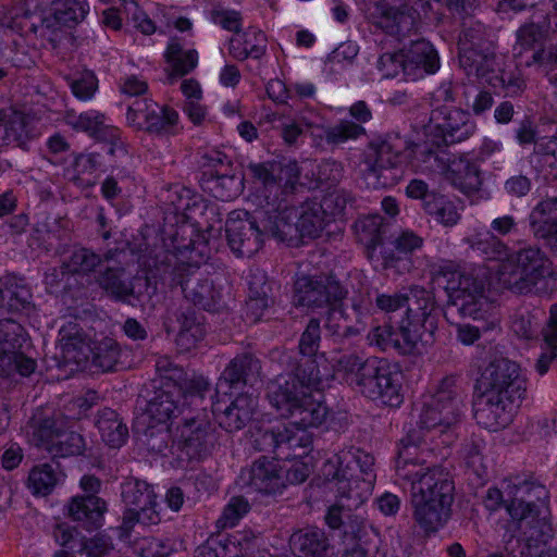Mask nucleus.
<instances>
[{"instance_id": "obj_1", "label": "nucleus", "mask_w": 557, "mask_h": 557, "mask_svg": "<svg viewBox=\"0 0 557 557\" xmlns=\"http://www.w3.org/2000/svg\"><path fill=\"white\" fill-rule=\"evenodd\" d=\"M330 490L336 495L325 516L331 529H341L344 518L357 510L371 495L376 479L374 457L358 447H345L322 468Z\"/></svg>"}, {"instance_id": "obj_2", "label": "nucleus", "mask_w": 557, "mask_h": 557, "mask_svg": "<svg viewBox=\"0 0 557 557\" xmlns=\"http://www.w3.org/2000/svg\"><path fill=\"white\" fill-rule=\"evenodd\" d=\"M481 392L475 419L490 431L506 428L512 421L515 403L523 397L525 382L519 366L506 358L491 361L478 380Z\"/></svg>"}, {"instance_id": "obj_3", "label": "nucleus", "mask_w": 557, "mask_h": 557, "mask_svg": "<svg viewBox=\"0 0 557 557\" xmlns=\"http://www.w3.org/2000/svg\"><path fill=\"white\" fill-rule=\"evenodd\" d=\"M411 505L416 523L426 533H435L451 516L455 484L442 467L429 471L410 482Z\"/></svg>"}, {"instance_id": "obj_4", "label": "nucleus", "mask_w": 557, "mask_h": 557, "mask_svg": "<svg viewBox=\"0 0 557 557\" xmlns=\"http://www.w3.org/2000/svg\"><path fill=\"white\" fill-rule=\"evenodd\" d=\"M509 487L508 495L515 490V498L508 505V513L518 522L519 529L525 535L520 557H555L553 550L547 547V542L553 537L552 525L545 517H540L539 506L532 499V494L536 499L545 498V487L534 483Z\"/></svg>"}, {"instance_id": "obj_5", "label": "nucleus", "mask_w": 557, "mask_h": 557, "mask_svg": "<svg viewBox=\"0 0 557 557\" xmlns=\"http://www.w3.org/2000/svg\"><path fill=\"white\" fill-rule=\"evenodd\" d=\"M408 317L394 330L392 349L400 355L421 352V348L434 343L442 309L434 294L425 288L413 289Z\"/></svg>"}, {"instance_id": "obj_6", "label": "nucleus", "mask_w": 557, "mask_h": 557, "mask_svg": "<svg viewBox=\"0 0 557 557\" xmlns=\"http://www.w3.org/2000/svg\"><path fill=\"white\" fill-rule=\"evenodd\" d=\"M433 280L447 295V309L463 318L483 319L491 308L485 295V280L473 272L459 271L453 265L440 267Z\"/></svg>"}, {"instance_id": "obj_7", "label": "nucleus", "mask_w": 557, "mask_h": 557, "mask_svg": "<svg viewBox=\"0 0 557 557\" xmlns=\"http://www.w3.org/2000/svg\"><path fill=\"white\" fill-rule=\"evenodd\" d=\"M359 168L369 187L379 189L395 186L405 173V158L397 139L372 140L363 152Z\"/></svg>"}, {"instance_id": "obj_8", "label": "nucleus", "mask_w": 557, "mask_h": 557, "mask_svg": "<svg viewBox=\"0 0 557 557\" xmlns=\"http://www.w3.org/2000/svg\"><path fill=\"white\" fill-rule=\"evenodd\" d=\"M214 413L207 406L184 417L178 437L174 444L180 462L200 461L211 455L218 443L213 422Z\"/></svg>"}, {"instance_id": "obj_9", "label": "nucleus", "mask_w": 557, "mask_h": 557, "mask_svg": "<svg viewBox=\"0 0 557 557\" xmlns=\"http://www.w3.org/2000/svg\"><path fill=\"white\" fill-rule=\"evenodd\" d=\"M510 260L515 268L509 272H502L499 281L506 289L515 294L537 293V285L552 273L549 259L537 246L519 249Z\"/></svg>"}, {"instance_id": "obj_10", "label": "nucleus", "mask_w": 557, "mask_h": 557, "mask_svg": "<svg viewBox=\"0 0 557 557\" xmlns=\"http://www.w3.org/2000/svg\"><path fill=\"white\" fill-rule=\"evenodd\" d=\"M164 274H168L164 280H169L172 287L180 286L184 297L195 306L207 311H218L223 307L221 286L203 276L198 267L177 263L170 269L165 265Z\"/></svg>"}, {"instance_id": "obj_11", "label": "nucleus", "mask_w": 557, "mask_h": 557, "mask_svg": "<svg viewBox=\"0 0 557 557\" xmlns=\"http://www.w3.org/2000/svg\"><path fill=\"white\" fill-rule=\"evenodd\" d=\"M27 342L28 334L22 324L0 314V376H29L35 372L36 360L24 351Z\"/></svg>"}, {"instance_id": "obj_12", "label": "nucleus", "mask_w": 557, "mask_h": 557, "mask_svg": "<svg viewBox=\"0 0 557 557\" xmlns=\"http://www.w3.org/2000/svg\"><path fill=\"white\" fill-rule=\"evenodd\" d=\"M462 391L454 375L445 376L438 383L431 399L424 404L419 423L423 429H448L460 421L462 413Z\"/></svg>"}, {"instance_id": "obj_13", "label": "nucleus", "mask_w": 557, "mask_h": 557, "mask_svg": "<svg viewBox=\"0 0 557 557\" xmlns=\"http://www.w3.org/2000/svg\"><path fill=\"white\" fill-rule=\"evenodd\" d=\"M122 499L126 506L120 527L122 537H128L136 523L156 525L161 521L157 510V496L147 482L137 479L124 482Z\"/></svg>"}, {"instance_id": "obj_14", "label": "nucleus", "mask_w": 557, "mask_h": 557, "mask_svg": "<svg viewBox=\"0 0 557 557\" xmlns=\"http://www.w3.org/2000/svg\"><path fill=\"white\" fill-rule=\"evenodd\" d=\"M411 0L399 7H389L387 3H375L369 14L370 21L384 33L395 37L398 41L412 39L417 36L420 25V11L426 12L430 9L428 0H417L410 5Z\"/></svg>"}, {"instance_id": "obj_15", "label": "nucleus", "mask_w": 557, "mask_h": 557, "mask_svg": "<svg viewBox=\"0 0 557 557\" xmlns=\"http://www.w3.org/2000/svg\"><path fill=\"white\" fill-rule=\"evenodd\" d=\"M348 292L333 274H301L294 282V304L315 310L342 302Z\"/></svg>"}, {"instance_id": "obj_16", "label": "nucleus", "mask_w": 557, "mask_h": 557, "mask_svg": "<svg viewBox=\"0 0 557 557\" xmlns=\"http://www.w3.org/2000/svg\"><path fill=\"white\" fill-rule=\"evenodd\" d=\"M367 376L361 384L360 393L371 399L396 407L400 405V372L388 360L376 358L367 367Z\"/></svg>"}, {"instance_id": "obj_17", "label": "nucleus", "mask_w": 557, "mask_h": 557, "mask_svg": "<svg viewBox=\"0 0 557 557\" xmlns=\"http://www.w3.org/2000/svg\"><path fill=\"white\" fill-rule=\"evenodd\" d=\"M227 243L238 257H251L263 245L264 231L257 219L246 210H234L225 223Z\"/></svg>"}, {"instance_id": "obj_18", "label": "nucleus", "mask_w": 557, "mask_h": 557, "mask_svg": "<svg viewBox=\"0 0 557 557\" xmlns=\"http://www.w3.org/2000/svg\"><path fill=\"white\" fill-rule=\"evenodd\" d=\"M271 359L277 361L288 376L307 388H320L323 380L330 375L324 356H298L293 351L274 349Z\"/></svg>"}, {"instance_id": "obj_19", "label": "nucleus", "mask_w": 557, "mask_h": 557, "mask_svg": "<svg viewBox=\"0 0 557 557\" xmlns=\"http://www.w3.org/2000/svg\"><path fill=\"white\" fill-rule=\"evenodd\" d=\"M445 146L468 139L475 131L470 113L451 106H438L431 111L430 126Z\"/></svg>"}, {"instance_id": "obj_20", "label": "nucleus", "mask_w": 557, "mask_h": 557, "mask_svg": "<svg viewBox=\"0 0 557 557\" xmlns=\"http://www.w3.org/2000/svg\"><path fill=\"white\" fill-rule=\"evenodd\" d=\"M294 212L293 206L283 203L269 207L267 210L259 211L260 223L264 235H269L289 246L297 245L300 239V232L296 219H292Z\"/></svg>"}, {"instance_id": "obj_21", "label": "nucleus", "mask_w": 557, "mask_h": 557, "mask_svg": "<svg viewBox=\"0 0 557 557\" xmlns=\"http://www.w3.org/2000/svg\"><path fill=\"white\" fill-rule=\"evenodd\" d=\"M242 479L256 492L275 495L285 488L283 468L277 461L260 457L249 469L242 471Z\"/></svg>"}, {"instance_id": "obj_22", "label": "nucleus", "mask_w": 557, "mask_h": 557, "mask_svg": "<svg viewBox=\"0 0 557 557\" xmlns=\"http://www.w3.org/2000/svg\"><path fill=\"white\" fill-rule=\"evenodd\" d=\"M405 46V78L418 81L425 75L434 74L440 69V57L433 45L423 38L410 39Z\"/></svg>"}, {"instance_id": "obj_23", "label": "nucleus", "mask_w": 557, "mask_h": 557, "mask_svg": "<svg viewBox=\"0 0 557 557\" xmlns=\"http://www.w3.org/2000/svg\"><path fill=\"white\" fill-rule=\"evenodd\" d=\"M246 314L258 322L274 304L273 282L259 268H251L247 276Z\"/></svg>"}, {"instance_id": "obj_24", "label": "nucleus", "mask_w": 557, "mask_h": 557, "mask_svg": "<svg viewBox=\"0 0 557 557\" xmlns=\"http://www.w3.org/2000/svg\"><path fill=\"white\" fill-rule=\"evenodd\" d=\"M153 395L147 401L146 416L152 423L168 424L169 421L183 413L182 388L170 385L153 386Z\"/></svg>"}, {"instance_id": "obj_25", "label": "nucleus", "mask_w": 557, "mask_h": 557, "mask_svg": "<svg viewBox=\"0 0 557 557\" xmlns=\"http://www.w3.org/2000/svg\"><path fill=\"white\" fill-rule=\"evenodd\" d=\"M307 387L288 375H278L268 384V399L277 412L287 418L307 396Z\"/></svg>"}, {"instance_id": "obj_26", "label": "nucleus", "mask_w": 557, "mask_h": 557, "mask_svg": "<svg viewBox=\"0 0 557 557\" xmlns=\"http://www.w3.org/2000/svg\"><path fill=\"white\" fill-rule=\"evenodd\" d=\"M257 407L256 398L248 394H239L223 410L219 406L209 410L214 413L213 421L226 432H236L242 430L251 419Z\"/></svg>"}, {"instance_id": "obj_27", "label": "nucleus", "mask_w": 557, "mask_h": 557, "mask_svg": "<svg viewBox=\"0 0 557 557\" xmlns=\"http://www.w3.org/2000/svg\"><path fill=\"white\" fill-rule=\"evenodd\" d=\"M553 11L542 14L536 11L532 15V21L522 25L517 32V45L521 50H534L542 47L543 41L552 32L557 34L555 27V16H557V7L552 2Z\"/></svg>"}, {"instance_id": "obj_28", "label": "nucleus", "mask_w": 557, "mask_h": 557, "mask_svg": "<svg viewBox=\"0 0 557 557\" xmlns=\"http://www.w3.org/2000/svg\"><path fill=\"white\" fill-rule=\"evenodd\" d=\"M293 209L290 218L297 220L301 238L318 237L331 222L326 207L317 199H307L298 206H293Z\"/></svg>"}, {"instance_id": "obj_29", "label": "nucleus", "mask_w": 557, "mask_h": 557, "mask_svg": "<svg viewBox=\"0 0 557 557\" xmlns=\"http://www.w3.org/2000/svg\"><path fill=\"white\" fill-rule=\"evenodd\" d=\"M424 463L425 460L422 458L418 438L411 434L401 438L395 466L398 478L411 482L432 469L425 467Z\"/></svg>"}, {"instance_id": "obj_30", "label": "nucleus", "mask_w": 557, "mask_h": 557, "mask_svg": "<svg viewBox=\"0 0 557 557\" xmlns=\"http://www.w3.org/2000/svg\"><path fill=\"white\" fill-rule=\"evenodd\" d=\"M67 516L88 531L99 529L107 510L106 502L96 495L75 496L67 506Z\"/></svg>"}, {"instance_id": "obj_31", "label": "nucleus", "mask_w": 557, "mask_h": 557, "mask_svg": "<svg viewBox=\"0 0 557 557\" xmlns=\"http://www.w3.org/2000/svg\"><path fill=\"white\" fill-rule=\"evenodd\" d=\"M354 309L356 311L355 319L346 312L342 302L327 308L324 327L335 342L356 337L363 330L360 313L356 306Z\"/></svg>"}, {"instance_id": "obj_32", "label": "nucleus", "mask_w": 557, "mask_h": 557, "mask_svg": "<svg viewBox=\"0 0 557 557\" xmlns=\"http://www.w3.org/2000/svg\"><path fill=\"white\" fill-rule=\"evenodd\" d=\"M373 359L374 357L364 358L362 354L349 351L333 357L331 363L334 375L342 377L348 385L360 389L368 374L367 367Z\"/></svg>"}, {"instance_id": "obj_33", "label": "nucleus", "mask_w": 557, "mask_h": 557, "mask_svg": "<svg viewBox=\"0 0 557 557\" xmlns=\"http://www.w3.org/2000/svg\"><path fill=\"white\" fill-rule=\"evenodd\" d=\"M460 67L466 74L487 83L497 67L494 48H483L476 50L459 51L458 53Z\"/></svg>"}, {"instance_id": "obj_34", "label": "nucleus", "mask_w": 557, "mask_h": 557, "mask_svg": "<svg viewBox=\"0 0 557 557\" xmlns=\"http://www.w3.org/2000/svg\"><path fill=\"white\" fill-rule=\"evenodd\" d=\"M267 51V37L263 32L249 27L237 32L228 41V52L236 60L260 59Z\"/></svg>"}, {"instance_id": "obj_35", "label": "nucleus", "mask_w": 557, "mask_h": 557, "mask_svg": "<svg viewBox=\"0 0 557 557\" xmlns=\"http://www.w3.org/2000/svg\"><path fill=\"white\" fill-rule=\"evenodd\" d=\"M289 545L297 557H327L330 548L325 533L318 528L294 532L290 535Z\"/></svg>"}, {"instance_id": "obj_36", "label": "nucleus", "mask_w": 557, "mask_h": 557, "mask_svg": "<svg viewBox=\"0 0 557 557\" xmlns=\"http://www.w3.org/2000/svg\"><path fill=\"white\" fill-rule=\"evenodd\" d=\"M32 293L23 280L9 277L0 283V314L29 310Z\"/></svg>"}, {"instance_id": "obj_37", "label": "nucleus", "mask_w": 557, "mask_h": 557, "mask_svg": "<svg viewBox=\"0 0 557 557\" xmlns=\"http://www.w3.org/2000/svg\"><path fill=\"white\" fill-rule=\"evenodd\" d=\"M446 181L465 194L475 193L482 185L479 166L463 154L451 159Z\"/></svg>"}, {"instance_id": "obj_38", "label": "nucleus", "mask_w": 557, "mask_h": 557, "mask_svg": "<svg viewBox=\"0 0 557 557\" xmlns=\"http://www.w3.org/2000/svg\"><path fill=\"white\" fill-rule=\"evenodd\" d=\"M261 372L260 360L250 351L235 356L226 366L222 377L232 386L252 383Z\"/></svg>"}, {"instance_id": "obj_39", "label": "nucleus", "mask_w": 557, "mask_h": 557, "mask_svg": "<svg viewBox=\"0 0 557 557\" xmlns=\"http://www.w3.org/2000/svg\"><path fill=\"white\" fill-rule=\"evenodd\" d=\"M88 12V5L78 0H53L51 2V16L45 17L47 28L57 26L72 27L82 22Z\"/></svg>"}, {"instance_id": "obj_40", "label": "nucleus", "mask_w": 557, "mask_h": 557, "mask_svg": "<svg viewBox=\"0 0 557 557\" xmlns=\"http://www.w3.org/2000/svg\"><path fill=\"white\" fill-rule=\"evenodd\" d=\"M312 446V435L297 425L282 424L281 460H290L306 456Z\"/></svg>"}, {"instance_id": "obj_41", "label": "nucleus", "mask_w": 557, "mask_h": 557, "mask_svg": "<svg viewBox=\"0 0 557 557\" xmlns=\"http://www.w3.org/2000/svg\"><path fill=\"white\" fill-rule=\"evenodd\" d=\"M541 335L542 352L536 360L535 369L543 375L557 357V304L550 306L549 315L542 327Z\"/></svg>"}, {"instance_id": "obj_42", "label": "nucleus", "mask_w": 557, "mask_h": 557, "mask_svg": "<svg viewBox=\"0 0 557 557\" xmlns=\"http://www.w3.org/2000/svg\"><path fill=\"white\" fill-rule=\"evenodd\" d=\"M97 428L102 441L111 448H120L128 438V429L119 413L110 408L99 411Z\"/></svg>"}, {"instance_id": "obj_43", "label": "nucleus", "mask_w": 557, "mask_h": 557, "mask_svg": "<svg viewBox=\"0 0 557 557\" xmlns=\"http://www.w3.org/2000/svg\"><path fill=\"white\" fill-rule=\"evenodd\" d=\"M63 473L59 465L39 463L34 466L28 473L27 487L35 496H47L62 481Z\"/></svg>"}, {"instance_id": "obj_44", "label": "nucleus", "mask_w": 557, "mask_h": 557, "mask_svg": "<svg viewBox=\"0 0 557 557\" xmlns=\"http://www.w3.org/2000/svg\"><path fill=\"white\" fill-rule=\"evenodd\" d=\"M327 417V407L323 401L314 399L311 393L298 404L297 408L293 410V414L287 418L292 419V424L297 428L309 429L320 426Z\"/></svg>"}, {"instance_id": "obj_45", "label": "nucleus", "mask_w": 557, "mask_h": 557, "mask_svg": "<svg viewBox=\"0 0 557 557\" xmlns=\"http://www.w3.org/2000/svg\"><path fill=\"white\" fill-rule=\"evenodd\" d=\"M120 253L122 251L117 249H110L101 258L90 249L76 248L72 251L69 259L63 261V269H66L71 274H88L95 271L102 260H114Z\"/></svg>"}, {"instance_id": "obj_46", "label": "nucleus", "mask_w": 557, "mask_h": 557, "mask_svg": "<svg viewBox=\"0 0 557 557\" xmlns=\"http://www.w3.org/2000/svg\"><path fill=\"white\" fill-rule=\"evenodd\" d=\"M28 138L27 121L23 113L0 111V147L12 144L21 147Z\"/></svg>"}, {"instance_id": "obj_47", "label": "nucleus", "mask_w": 557, "mask_h": 557, "mask_svg": "<svg viewBox=\"0 0 557 557\" xmlns=\"http://www.w3.org/2000/svg\"><path fill=\"white\" fill-rule=\"evenodd\" d=\"M97 283L110 297L119 301H126L128 297L134 295V286L125 277L123 267H107L99 273Z\"/></svg>"}, {"instance_id": "obj_48", "label": "nucleus", "mask_w": 557, "mask_h": 557, "mask_svg": "<svg viewBox=\"0 0 557 557\" xmlns=\"http://www.w3.org/2000/svg\"><path fill=\"white\" fill-rule=\"evenodd\" d=\"M36 1L27 0L18 2L9 12L8 27L21 34H35L38 24H45V17L36 12Z\"/></svg>"}, {"instance_id": "obj_49", "label": "nucleus", "mask_w": 557, "mask_h": 557, "mask_svg": "<svg viewBox=\"0 0 557 557\" xmlns=\"http://www.w3.org/2000/svg\"><path fill=\"white\" fill-rule=\"evenodd\" d=\"M205 189L222 201L236 198L242 190V180L235 175L225 173L205 172L202 175Z\"/></svg>"}, {"instance_id": "obj_50", "label": "nucleus", "mask_w": 557, "mask_h": 557, "mask_svg": "<svg viewBox=\"0 0 557 557\" xmlns=\"http://www.w3.org/2000/svg\"><path fill=\"white\" fill-rule=\"evenodd\" d=\"M423 209L435 222L445 227H453L461 216L456 202L442 194L428 196Z\"/></svg>"}, {"instance_id": "obj_51", "label": "nucleus", "mask_w": 557, "mask_h": 557, "mask_svg": "<svg viewBox=\"0 0 557 557\" xmlns=\"http://www.w3.org/2000/svg\"><path fill=\"white\" fill-rule=\"evenodd\" d=\"M151 107L152 112L140 131L157 136L173 134V128L178 122V113L170 107L159 104H151Z\"/></svg>"}, {"instance_id": "obj_52", "label": "nucleus", "mask_w": 557, "mask_h": 557, "mask_svg": "<svg viewBox=\"0 0 557 557\" xmlns=\"http://www.w3.org/2000/svg\"><path fill=\"white\" fill-rule=\"evenodd\" d=\"M355 232L359 243L368 249H375L382 244L383 218L380 214H369L358 219L355 223Z\"/></svg>"}, {"instance_id": "obj_53", "label": "nucleus", "mask_w": 557, "mask_h": 557, "mask_svg": "<svg viewBox=\"0 0 557 557\" xmlns=\"http://www.w3.org/2000/svg\"><path fill=\"white\" fill-rule=\"evenodd\" d=\"M121 356V348L117 342L104 337L91 349V366L102 372L115 370Z\"/></svg>"}, {"instance_id": "obj_54", "label": "nucleus", "mask_w": 557, "mask_h": 557, "mask_svg": "<svg viewBox=\"0 0 557 557\" xmlns=\"http://www.w3.org/2000/svg\"><path fill=\"white\" fill-rule=\"evenodd\" d=\"M487 84L494 88L503 89L505 95L509 97L521 95L527 86L521 71L517 67H496Z\"/></svg>"}, {"instance_id": "obj_55", "label": "nucleus", "mask_w": 557, "mask_h": 557, "mask_svg": "<svg viewBox=\"0 0 557 557\" xmlns=\"http://www.w3.org/2000/svg\"><path fill=\"white\" fill-rule=\"evenodd\" d=\"M53 457L81 456L86 450V442L82 434L72 430H61L53 446H47Z\"/></svg>"}, {"instance_id": "obj_56", "label": "nucleus", "mask_w": 557, "mask_h": 557, "mask_svg": "<svg viewBox=\"0 0 557 557\" xmlns=\"http://www.w3.org/2000/svg\"><path fill=\"white\" fill-rule=\"evenodd\" d=\"M492 47L493 44L487 38L486 29L481 22L470 21L468 23H463V27L458 40L459 51H463L465 49L476 50Z\"/></svg>"}, {"instance_id": "obj_57", "label": "nucleus", "mask_w": 557, "mask_h": 557, "mask_svg": "<svg viewBox=\"0 0 557 557\" xmlns=\"http://www.w3.org/2000/svg\"><path fill=\"white\" fill-rule=\"evenodd\" d=\"M441 141L437 135L432 137L428 136V139L420 144H413L411 148L412 154V166L417 171L422 173L432 174L433 165H435L434 159L437 152V144Z\"/></svg>"}, {"instance_id": "obj_58", "label": "nucleus", "mask_w": 557, "mask_h": 557, "mask_svg": "<svg viewBox=\"0 0 557 557\" xmlns=\"http://www.w3.org/2000/svg\"><path fill=\"white\" fill-rule=\"evenodd\" d=\"M32 437L36 446L45 447L53 446L59 432L62 428L53 417L37 418L35 417L30 424Z\"/></svg>"}, {"instance_id": "obj_59", "label": "nucleus", "mask_w": 557, "mask_h": 557, "mask_svg": "<svg viewBox=\"0 0 557 557\" xmlns=\"http://www.w3.org/2000/svg\"><path fill=\"white\" fill-rule=\"evenodd\" d=\"M66 224V220L61 216L40 213L34 231L42 240L62 239L65 235Z\"/></svg>"}, {"instance_id": "obj_60", "label": "nucleus", "mask_w": 557, "mask_h": 557, "mask_svg": "<svg viewBox=\"0 0 557 557\" xmlns=\"http://www.w3.org/2000/svg\"><path fill=\"white\" fill-rule=\"evenodd\" d=\"M539 319L528 310H518L511 315L510 329L520 338L536 339L539 334Z\"/></svg>"}, {"instance_id": "obj_61", "label": "nucleus", "mask_w": 557, "mask_h": 557, "mask_svg": "<svg viewBox=\"0 0 557 557\" xmlns=\"http://www.w3.org/2000/svg\"><path fill=\"white\" fill-rule=\"evenodd\" d=\"M319 131L323 132L326 141L332 145H339L349 139H357L361 135L366 134L363 126L346 120L341 121L338 124L325 129L320 127Z\"/></svg>"}, {"instance_id": "obj_62", "label": "nucleus", "mask_w": 557, "mask_h": 557, "mask_svg": "<svg viewBox=\"0 0 557 557\" xmlns=\"http://www.w3.org/2000/svg\"><path fill=\"white\" fill-rule=\"evenodd\" d=\"M321 343L320 320L312 318L309 320L305 331L300 335L298 343V356H324L319 352Z\"/></svg>"}, {"instance_id": "obj_63", "label": "nucleus", "mask_w": 557, "mask_h": 557, "mask_svg": "<svg viewBox=\"0 0 557 557\" xmlns=\"http://www.w3.org/2000/svg\"><path fill=\"white\" fill-rule=\"evenodd\" d=\"M156 371L160 376L161 385L169 387L175 385L182 388L186 372L182 366L173 362L168 356H160L156 359Z\"/></svg>"}, {"instance_id": "obj_64", "label": "nucleus", "mask_w": 557, "mask_h": 557, "mask_svg": "<svg viewBox=\"0 0 557 557\" xmlns=\"http://www.w3.org/2000/svg\"><path fill=\"white\" fill-rule=\"evenodd\" d=\"M249 509L250 505L244 497H232L216 521L218 527L222 529L235 527Z\"/></svg>"}]
</instances>
